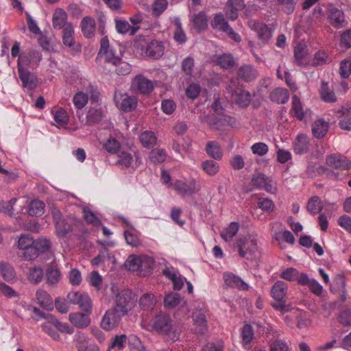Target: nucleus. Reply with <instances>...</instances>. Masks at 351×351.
<instances>
[{"mask_svg":"<svg viewBox=\"0 0 351 351\" xmlns=\"http://www.w3.org/2000/svg\"><path fill=\"white\" fill-rule=\"evenodd\" d=\"M153 327L157 332L165 335L168 340L175 341L180 337V328L173 324L171 319L167 315L156 316L153 321Z\"/></svg>","mask_w":351,"mask_h":351,"instance_id":"1","label":"nucleus"},{"mask_svg":"<svg viewBox=\"0 0 351 351\" xmlns=\"http://www.w3.org/2000/svg\"><path fill=\"white\" fill-rule=\"evenodd\" d=\"M239 255L247 259H250L258 251L257 237L248 234L239 237L236 243Z\"/></svg>","mask_w":351,"mask_h":351,"instance_id":"2","label":"nucleus"},{"mask_svg":"<svg viewBox=\"0 0 351 351\" xmlns=\"http://www.w3.org/2000/svg\"><path fill=\"white\" fill-rule=\"evenodd\" d=\"M136 302L135 295L130 290L124 289L117 294L114 308L124 316L134 307Z\"/></svg>","mask_w":351,"mask_h":351,"instance_id":"3","label":"nucleus"},{"mask_svg":"<svg viewBox=\"0 0 351 351\" xmlns=\"http://www.w3.org/2000/svg\"><path fill=\"white\" fill-rule=\"evenodd\" d=\"M287 285L282 280L277 281L271 287V295L276 303L273 306L278 310L285 311Z\"/></svg>","mask_w":351,"mask_h":351,"instance_id":"4","label":"nucleus"},{"mask_svg":"<svg viewBox=\"0 0 351 351\" xmlns=\"http://www.w3.org/2000/svg\"><path fill=\"white\" fill-rule=\"evenodd\" d=\"M128 341L131 351H147L143 345L140 339L136 335H130L128 337L125 335L116 336L112 343V347H117L119 349H123L125 344Z\"/></svg>","mask_w":351,"mask_h":351,"instance_id":"5","label":"nucleus"},{"mask_svg":"<svg viewBox=\"0 0 351 351\" xmlns=\"http://www.w3.org/2000/svg\"><path fill=\"white\" fill-rule=\"evenodd\" d=\"M173 189L179 195L191 196L200 191L201 185L195 178L189 179L187 182L176 180L173 183Z\"/></svg>","mask_w":351,"mask_h":351,"instance_id":"6","label":"nucleus"},{"mask_svg":"<svg viewBox=\"0 0 351 351\" xmlns=\"http://www.w3.org/2000/svg\"><path fill=\"white\" fill-rule=\"evenodd\" d=\"M34 240L29 234L21 235L18 239V247L23 251L22 256L27 261L35 259L36 251L34 249Z\"/></svg>","mask_w":351,"mask_h":351,"instance_id":"7","label":"nucleus"},{"mask_svg":"<svg viewBox=\"0 0 351 351\" xmlns=\"http://www.w3.org/2000/svg\"><path fill=\"white\" fill-rule=\"evenodd\" d=\"M67 300L71 304H77L82 311L91 313L92 302L87 293L72 291L67 295Z\"/></svg>","mask_w":351,"mask_h":351,"instance_id":"8","label":"nucleus"},{"mask_svg":"<svg viewBox=\"0 0 351 351\" xmlns=\"http://www.w3.org/2000/svg\"><path fill=\"white\" fill-rule=\"evenodd\" d=\"M251 184L260 190H265L270 193H276L277 187L273 180L266 177L263 173H256L252 176Z\"/></svg>","mask_w":351,"mask_h":351,"instance_id":"9","label":"nucleus"},{"mask_svg":"<svg viewBox=\"0 0 351 351\" xmlns=\"http://www.w3.org/2000/svg\"><path fill=\"white\" fill-rule=\"evenodd\" d=\"M114 101L116 106L123 111L130 112L135 109L137 105V99L134 96H130L127 93H114Z\"/></svg>","mask_w":351,"mask_h":351,"instance_id":"10","label":"nucleus"},{"mask_svg":"<svg viewBox=\"0 0 351 351\" xmlns=\"http://www.w3.org/2000/svg\"><path fill=\"white\" fill-rule=\"evenodd\" d=\"M42 59L41 54L34 50L23 53L18 59V69H26L34 66H38Z\"/></svg>","mask_w":351,"mask_h":351,"instance_id":"11","label":"nucleus"},{"mask_svg":"<svg viewBox=\"0 0 351 351\" xmlns=\"http://www.w3.org/2000/svg\"><path fill=\"white\" fill-rule=\"evenodd\" d=\"M205 121L213 129L225 130L228 127H232L236 121L234 118L228 115L216 117L215 115L208 116Z\"/></svg>","mask_w":351,"mask_h":351,"instance_id":"12","label":"nucleus"},{"mask_svg":"<svg viewBox=\"0 0 351 351\" xmlns=\"http://www.w3.org/2000/svg\"><path fill=\"white\" fill-rule=\"evenodd\" d=\"M98 57L104 59L105 62L112 64H117L119 62V57L116 55L115 51L110 47L107 38H103L101 40Z\"/></svg>","mask_w":351,"mask_h":351,"instance_id":"13","label":"nucleus"},{"mask_svg":"<svg viewBox=\"0 0 351 351\" xmlns=\"http://www.w3.org/2000/svg\"><path fill=\"white\" fill-rule=\"evenodd\" d=\"M131 88L141 94L148 95L154 89V84L151 80L143 75H138L132 80Z\"/></svg>","mask_w":351,"mask_h":351,"instance_id":"14","label":"nucleus"},{"mask_svg":"<svg viewBox=\"0 0 351 351\" xmlns=\"http://www.w3.org/2000/svg\"><path fill=\"white\" fill-rule=\"evenodd\" d=\"M123 316L113 307L105 313L101 321V327L105 330H110L117 326Z\"/></svg>","mask_w":351,"mask_h":351,"instance_id":"15","label":"nucleus"},{"mask_svg":"<svg viewBox=\"0 0 351 351\" xmlns=\"http://www.w3.org/2000/svg\"><path fill=\"white\" fill-rule=\"evenodd\" d=\"M249 27L257 34L262 43H267L272 36L271 29L265 24L256 21L248 23Z\"/></svg>","mask_w":351,"mask_h":351,"instance_id":"16","label":"nucleus"},{"mask_svg":"<svg viewBox=\"0 0 351 351\" xmlns=\"http://www.w3.org/2000/svg\"><path fill=\"white\" fill-rule=\"evenodd\" d=\"M326 162L329 167L336 169L347 170L351 167L350 161L340 154H333L328 156Z\"/></svg>","mask_w":351,"mask_h":351,"instance_id":"17","label":"nucleus"},{"mask_svg":"<svg viewBox=\"0 0 351 351\" xmlns=\"http://www.w3.org/2000/svg\"><path fill=\"white\" fill-rule=\"evenodd\" d=\"M298 285L307 286L310 291L317 296H320L323 293V287L319 282L314 278H309L306 274L302 273L300 274L298 279Z\"/></svg>","mask_w":351,"mask_h":351,"instance_id":"18","label":"nucleus"},{"mask_svg":"<svg viewBox=\"0 0 351 351\" xmlns=\"http://www.w3.org/2000/svg\"><path fill=\"white\" fill-rule=\"evenodd\" d=\"M165 51V46L161 41L156 40L149 42L145 48V53L147 57L152 59H159Z\"/></svg>","mask_w":351,"mask_h":351,"instance_id":"19","label":"nucleus"},{"mask_svg":"<svg viewBox=\"0 0 351 351\" xmlns=\"http://www.w3.org/2000/svg\"><path fill=\"white\" fill-rule=\"evenodd\" d=\"M18 72L23 88L32 90L37 86L38 79L35 74L26 69H18Z\"/></svg>","mask_w":351,"mask_h":351,"instance_id":"20","label":"nucleus"},{"mask_svg":"<svg viewBox=\"0 0 351 351\" xmlns=\"http://www.w3.org/2000/svg\"><path fill=\"white\" fill-rule=\"evenodd\" d=\"M328 19L330 23L337 29L343 27L347 24L343 12L336 8L328 10Z\"/></svg>","mask_w":351,"mask_h":351,"instance_id":"21","label":"nucleus"},{"mask_svg":"<svg viewBox=\"0 0 351 351\" xmlns=\"http://www.w3.org/2000/svg\"><path fill=\"white\" fill-rule=\"evenodd\" d=\"M135 159L134 160L132 155L125 152H121L119 155L117 162L124 167H131L133 169L137 168L142 162L141 158L139 154L136 153L134 154Z\"/></svg>","mask_w":351,"mask_h":351,"instance_id":"22","label":"nucleus"},{"mask_svg":"<svg viewBox=\"0 0 351 351\" xmlns=\"http://www.w3.org/2000/svg\"><path fill=\"white\" fill-rule=\"evenodd\" d=\"M206 309L204 308V304H199L195 306V311L193 313V319L196 326L200 328L199 332H202L206 328Z\"/></svg>","mask_w":351,"mask_h":351,"instance_id":"23","label":"nucleus"},{"mask_svg":"<svg viewBox=\"0 0 351 351\" xmlns=\"http://www.w3.org/2000/svg\"><path fill=\"white\" fill-rule=\"evenodd\" d=\"M163 274L172 281L173 288L176 290H180L186 282V278L182 276L173 268L164 270Z\"/></svg>","mask_w":351,"mask_h":351,"instance_id":"24","label":"nucleus"},{"mask_svg":"<svg viewBox=\"0 0 351 351\" xmlns=\"http://www.w3.org/2000/svg\"><path fill=\"white\" fill-rule=\"evenodd\" d=\"M258 76V71L254 66L251 64H244L238 70V77L239 79L250 82L254 80Z\"/></svg>","mask_w":351,"mask_h":351,"instance_id":"25","label":"nucleus"},{"mask_svg":"<svg viewBox=\"0 0 351 351\" xmlns=\"http://www.w3.org/2000/svg\"><path fill=\"white\" fill-rule=\"evenodd\" d=\"M170 21L174 25L173 39L179 45H182L186 41V36L182 28L180 19L178 16H172Z\"/></svg>","mask_w":351,"mask_h":351,"instance_id":"26","label":"nucleus"},{"mask_svg":"<svg viewBox=\"0 0 351 351\" xmlns=\"http://www.w3.org/2000/svg\"><path fill=\"white\" fill-rule=\"evenodd\" d=\"M69 318L71 323L79 328H85L90 324V318L88 313H73L69 315Z\"/></svg>","mask_w":351,"mask_h":351,"instance_id":"27","label":"nucleus"},{"mask_svg":"<svg viewBox=\"0 0 351 351\" xmlns=\"http://www.w3.org/2000/svg\"><path fill=\"white\" fill-rule=\"evenodd\" d=\"M223 278L226 284L228 287H237L241 290H247L248 285L240 277L232 273L226 272L223 274Z\"/></svg>","mask_w":351,"mask_h":351,"instance_id":"28","label":"nucleus"},{"mask_svg":"<svg viewBox=\"0 0 351 351\" xmlns=\"http://www.w3.org/2000/svg\"><path fill=\"white\" fill-rule=\"evenodd\" d=\"M53 319H56V317L53 315H49L47 319L41 325V327L43 331L48 334L53 339L58 341L60 339V336L56 330V324L54 323Z\"/></svg>","mask_w":351,"mask_h":351,"instance_id":"29","label":"nucleus"},{"mask_svg":"<svg viewBox=\"0 0 351 351\" xmlns=\"http://www.w3.org/2000/svg\"><path fill=\"white\" fill-rule=\"evenodd\" d=\"M294 152L297 154H304L308 151L309 141L307 136L298 134L293 144Z\"/></svg>","mask_w":351,"mask_h":351,"instance_id":"30","label":"nucleus"},{"mask_svg":"<svg viewBox=\"0 0 351 351\" xmlns=\"http://www.w3.org/2000/svg\"><path fill=\"white\" fill-rule=\"evenodd\" d=\"M114 23L117 32L123 35L126 34L134 35L139 29L138 26H131L125 20L115 19Z\"/></svg>","mask_w":351,"mask_h":351,"instance_id":"31","label":"nucleus"},{"mask_svg":"<svg viewBox=\"0 0 351 351\" xmlns=\"http://www.w3.org/2000/svg\"><path fill=\"white\" fill-rule=\"evenodd\" d=\"M67 14L61 8L55 10L53 14L52 23L55 29H64L66 24Z\"/></svg>","mask_w":351,"mask_h":351,"instance_id":"32","label":"nucleus"},{"mask_svg":"<svg viewBox=\"0 0 351 351\" xmlns=\"http://www.w3.org/2000/svg\"><path fill=\"white\" fill-rule=\"evenodd\" d=\"M240 228L238 222H231L227 227L221 232V237L226 242H231L237 235Z\"/></svg>","mask_w":351,"mask_h":351,"instance_id":"33","label":"nucleus"},{"mask_svg":"<svg viewBox=\"0 0 351 351\" xmlns=\"http://www.w3.org/2000/svg\"><path fill=\"white\" fill-rule=\"evenodd\" d=\"M81 27L85 37L90 38L95 35V22L93 18L90 16L83 18L81 22Z\"/></svg>","mask_w":351,"mask_h":351,"instance_id":"34","label":"nucleus"},{"mask_svg":"<svg viewBox=\"0 0 351 351\" xmlns=\"http://www.w3.org/2000/svg\"><path fill=\"white\" fill-rule=\"evenodd\" d=\"M338 117H342L339 121V126L343 130H351V114L349 109L346 107H342L337 112Z\"/></svg>","mask_w":351,"mask_h":351,"instance_id":"35","label":"nucleus"},{"mask_svg":"<svg viewBox=\"0 0 351 351\" xmlns=\"http://www.w3.org/2000/svg\"><path fill=\"white\" fill-rule=\"evenodd\" d=\"M206 152L210 158L215 160H219L222 158L221 148L216 141H209L206 145Z\"/></svg>","mask_w":351,"mask_h":351,"instance_id":"36","label":"nucleus"},{"mask_svg":"<svg viewBox=\"0 0 351 351\" xmlns=\"http://www.w3.org/2000/svg\"><path fill=\"white\" fill-rule=\"evenodd\" d=\"M328 130V124L323 120H317L312 125V132L315 138H323L327 133Z\"/></svg>","mask_w":351,"mask_h":351,"instance_id":"37","label":"nucleus"},{"mask_svg":"<svg viewBox=\"0 0 351 351\" xmlns=\"http://www.w3.org/2000/svg\"><path fill=\"white\" fill-rule=\"evenodd\" d=\"M270 98L278 104H285L289 99V94L286 88H277L271 93Z\"/></svg>","mask_w":351,"mask_h":351,"instance_id":"38","label":"nucleus"},{"mask_svg":"<svg viewBox=\"0 0 351 351\" xmlns=\"http://www.w3.org/2000/svg\"><path fill=\"white\" fill-rule=\"evenodd\" d=\"M156 302V297L154 294L149 293L143 294L139 300L141 308L146 311L153 309Z\"/></svg>","mask_w":351,"mask_h":351,"instance_id":"39","label":"nucleus"},{"mask_svg":"<svg viewBox=\"0 0 351 351\" xmlns=\"http://www.w3.org/2000/svg\"><path fill=\"white\" fill-rule=\"evenodd\" d=\"M145 258L132 254L128 256L125 262V266L128 270L138 271L143 267V259Z\"/></svg>","mask_w":351,"mask_h":351,"instance_id":"40","label":"nucleus"},{"mask_svg":"<svg viewBox=\"0 0 351 351\" xmlns=\"http://www.w3.org/2000/svg\"><path fill=\"white\" fill-rule=\"evenodd\" d=\"M308 110L304 111L301 101L300 98L294 95L292 97V108L291 112L293 113L294 116L296 117L299 120L302 121L304 119L305 114H307Z\"/></svg>","mask_w":351,"mask_h":351,"instance_id":"41","label":"nucleus"},{"mask_svg":"<svg viewBox=\"0 0 351 351\" xmlns=\"http://www.w3.org/2000/svg\"><path fill=\"white\" fill-rule=\"evenodd\" d=\"M306 209L311 215L318 214L323 209L321 199L316 195L311 197L308 201Z\"/></svg>","mask_w":351,"mask_h":351,"instance_id":"42","label":"nucleus"},{"mask_svg":"<svg viewBox=\"0 0 351 351\" xmlns=\"http://www.w3.org/2000/svg\"><path fill=\"white\" fill-rule=\"evenodd\" d=\"M74 29L71 23L66 25L62 31V41L64 45L72 47L74 45Z\"/></svg>","mask_w":351,"mask_h":351,"instance_id":"43","label":"nucleus"},{"mask_svg":"<svg viewBox=\"0 0 351 351\" xmlns=\"http://www.w3.org/2000/svg\"><path fill=\"white\" fill-rule=\"evenodd\" d=\"M28 280L33 284L40 283L44 276L43 269L40 267H31L27 274Z\"/></svg>","mask_w":351,"mask_h":351,"instance_id":"44","label":"nucleus"},{"mask_svg":"<svg viewBox=\"0 0 351 351\" xmlns=\"http://www.w3.org/2000/svg\"><path fill=\"white\" fill-rule=\"evenodd\" d=\"M156 136L152 131L146 130L140 135V141L147 148L154 147L156 144Z\"/></svg>","mask_w":351,"mask_h":351,"instance_id":"45","label":"nucleus"},{"mask_svg":"<svg viewBox=\"0 0 351 351\" xmlns=\"http://www.w3.org/2000/svg\"><path fill=\"white\" fill-rule=\"evenodd\" d=\"M320 95L323 101L328 103L335 102L337 97L335 93L328 87L327 82H323L320 88Z\"/></svg>","mask_w":351,"mask_h":351,"instance_id":"46","label":"nucleus"},{"mask_svg":"<svg viewBox=\"0 0 351 351\" xmlns=\"http://www.w3.org/2000/svg\"><path fill=\"white\" fill-rule=\"evenodd\" d=\"M0 272L5 280L10 282L16 277V273L14 268L8 263H0Z\"/></svg>","mask_w":351,"mask_h":351,"instance_id":"47","label":"nucleus"},{"mask_svg":"<svg viewBox=\"0 0 351 351\" xmlns=\"http://www.w3.org/2000/svg\"><path fill=\"white\" fill-rule=\"evenodd\" d=\"M86 280L88 284L93 287L96 290L99 291L101 289L103 282V277L97 271L95 270L90 272L86 277Z\"/></svg>","mask_w":351,"mask_h":351,"instance_id":"48","label":"nucleus"},{"mask_svg":"<svg viewBox=\"0 0 351 351\" xmlns=\"http://www.w3.org/2000/svg\"><path fill=\"white\" fill-rule=\"evenodd\" d=\"M235 101L237 105L241 108H246L249 106L251 101V95L245 90H240L235 95Z\"/></svg>","mask_w":351,"mask_h":351,"instance_id":"49","label":"nucleus"},{"mask_svg":"<svg viewBox=\"0 0 351 351\" xmlns=\"http://www.w3.org/2000/svg\"><path fill=\"white\" fill-rule=\"evenodd\" d=\"M46 277L49 284L55 285L60 280V271L55 265H51L47 269Z\"/></svg>","mask_w":351,"mask_h":351,"instance_id":"50","label":"nucleus"},{"mask_svg":"<svg viewBox=\"0 0 351 351\" xmlns=\"http://www.w3.org/2000/svg\"><path fill=\"white\" fill-rule=\"evenodd\" d=\"M202 169L210 176H214L219 171V165L211 160H206L202 163Z\"/></svg>","mask_w":351,"mask_h":351,"instance_id":"51","label":"nucleus"},{"mask_svg":"<svg viewBox=\"0 0 351 351\" xmlns=\"http://www.w3.org/2000/svg\"><path fill=\"white\" fill-rule=\"evenodd\" d=\"M45 204L39 200H33L28 207V213L32 216H40L43 214Z\"/></svg>","mask_w":351,"mask_h":351,"instance_id":"52","label":"nucleus"},{"mask_svg":"<svg viewBox=\"0 0 351 351\" xmlns=\"http://www.w3.org/2000/svg\"><path fill=\"white\" fill-rule=\"evenodd\" d=\"M50 248V241L46 238H40L38 240H34V249L36 251L35 259L40 253L47 252Z\"/></svg>","mask_w":351,"mask_h":351,"instance_id":"53","label":"nucleus"},{"mask_svg":"<svg viewBox=\"0 0 351 351\" xmlns=\"http://www.w3.org/2000/svg\"><path fill=\"white\" fill-rule=\"evenodd\" d=\"M193 23L195 29H204L208 26V18L204 12H200L194 16Z\"/></svg>","mask_w":351,"mask_h":351,"instance_id":"54","label":"nucleus"},{"mask_svg":"<svg viewBox=\"0 0 351 351\" xmlns=\"http://www.w3.org/2000/svg\"><path fill=\"white\" fill-rule=\"evenodd\" d=\"M74 341L78 351H83L89 345L87 335L82 332H77L75 335Z\"/></svg>","mask_w":351,"mask_h":351,"instance_id":"55","label":"nucleus"},{"mask_svg":"<svg viewBox=\"0 0 351 351\" xmlns=\"http://www.w3.org/2000/svg\"><path fill=\"white\" fill-rule=\"evenodd\" d=\"M55 225L56 232L59 238L65 237L68 234H69L72 231L70 224L66 223L64 219L61 222H57V223H56Z\"/></svg>","mask_w":351,"mask_h":351,"instance_id":"56","label":"nucleus"},{"mask_svg":"<svg viewBox=\"0 0 351 351\" xmlns=\"http://www.w3.org/2000/svg\"><path fill=\"white\" fill-rule=\"evenodd\" d=\"M212 27L224 31L229 26L222 13L217 14L211 22Z\"/></svg>","mask_w":351,"mask_h":351,"instance_id":"57","label":"nucleus"},{"mask_svg":"<svg viewBox=\"0 0 351 351\" xmlns=\"http://www.w3.org/2000/svg\"><path fill=\"white\" fill-rule=\"evenodd\" d=\"M84 217L87 223L93 225V226H99L101 225L100 219L95 215V214L90 210L88 208L84 207L83 208Z\"/></svg>","mask_w":351,"mask_h":351,"instance_id":"58","label":"nucleus"},{"mask_svg":"<svg viewBox=\"0 0 351 351\" xmlns=\"http://www.w3.org/2000/svg\"><path fill=\"white\" fill-rule=\"evenodd\" d=\"M36 298L39 304L43 307H47L52 303L51 296L43 289L36 291Z\"/></svg>","mask_w":351,"mask_h":351,"instance_id":"59","label":"nucleus"},{"mask_svg":"<svg viewBox=\"0 0 351 351\" xmlns=\"http://www.w3.org/2000/svg\"><path fill=\"white\" fill-rule=\"evenodd\" d=\"M300 274L298 271L293 267H289L285 270H283L280 274V277L288 281H294L297 280L298 282V279L300 278Z\"/></svg>","mask_w":351,"mask_h":351,"instance_id":"60","label":"nucleus"},{"mask_svg":"<svg viewBox=\"0 0 351 351\" xmlns=\"http://www.w3.org/2000/svg\"><path fill=\"white\" fill-rule=\"evenodd\" d=\"M241 338L243 343L250 344L254 339V330L252 326L245 324L241 331Z\"/></svg>","mask_w":351,"mask_h":351,"instance_id":"61","label":"nucleus"},{"mask_svg":"<svg viewBox=\"0 0 351 351\" xmlns=\"http://www.w3.org/2000/svg\"><path fill=\"white\" fill-rule=\"evenodd\" d=\"M120 143L114 138H109L106 142L104 143V147L110 154H117L120 149Z\"/></svg>","mask_w":351,"mask_h":351,"instance_id":"62","label":"nucleus"},{"mask_svg":"<svg viewBox=\"0 0 351 351\" xmlns=\"http://www.w3.org/2000/svg\"><path fill=\"white\" fill-rule=\"evenodd\" d=\"M180 302V297L178 293H171L167 295L164 300L165 306L169 308H175Z\"/></svg>","mask_w":351,"mask_h":351,"instance_id":"63","label":"nucleus"},{"mask_svg":"<svg viewBox=\"0 0 351 351\" xmlns=\"http://www.w3.org/2000/svg\"><path fill=\"white\" fill-rule=\"evenodd\" d=\"M167 153L160 149H153L149 154V158L154 163H161L165 160Z\"/></svg>","mask_w":351,"mask_h":351,"instance_id":"64","label":"nucleus"}]
</instances>
